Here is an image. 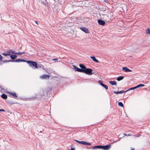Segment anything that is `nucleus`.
<instances>
[{
	"label": "nucleus",
	"instance_id": "29",
	"mask_svg": "<svg viewBox=\"0 0 150 150\" xmlns=\"http://www.w3.org/2000/svg\"><path fill=\"white\" fill-rule=\"evenodd\" d=\"M126 91H119V93H124Z\"/></svg>",
	"mask_w": 150,
	"mask_h": 150
},
{
	"label": "nucleus",
	"instance_id": "37",
	"mask_svg": "<svg viewBox=\"0 0 150 150\" xmlns=\"http://www.w3.org/2000/svg\"><path fill=\"white\" fill-rule=\"evenodd\" d=\"M58 60V59H52V60L53 61H54V60Z\"/></svg>",
	"mask_w": 150,
	"mask_h": 150
},
{
	"label": "nucleus",
	"instance_id": "21",
	"mask_svg": "<svg viewBox=\"0 0 150 150\" xmlns=\"http://www.w3.org/2000/svg\"><path fill=\"white\" fill-rule=\"evenodd\" d=\"M146 33L148 34H150V29L147 28L146 30Z\"/></svg>",
	"mask_w": 150,
	"mask_h": 150
},
{
	"label": "nucleus",
	"instance_id": "28",
	"mask_svg": "<svg viewBox=\"0 0 150 150\" xmlns=\"http://www.w3.org/2000/svg\"><path fill=\"white\" fill-rule=\"evenodd\" d=\"M14 54H17V55H21V53L20 52H17V53H16L15 52V53H14Z\"/></svg>",
	"mask_w": 150,
	"mask_h": 150
},
{
	"label": "nucleus",
	"instance_id": "22",
	"mask_svg": "<svg viewBox=\"0 0 150 150\" xmlns=\"http://www.w3.org/2000/svg\"><path fill=\"white\" fill-rule=\"evenodd\" d=\"M118 105L119 106L123 107V104L121 102H119L118 103Z\"/></svg>",
	"mask_w": 150,
	"mask_h": 150
},
{
	"label": "nucleus",
	"instance_id": "34",
	"mask_svg": "<svg viewBox=\"0 0 150 150\" xmlns=\"http://www.w3.org/2000/svg\"><path fill=\"white\" fill-rule=\"evenodd\" d=\"M0 111H5V110L3 109H0Z\"/></svg>",
	"mask_w": 150,
	"mask_h": 150
},
{
	"label": "nucleus",
	"instance_id": "4",
	"mask_svg": "<svg viewBox=\"0 0 150 150\" xmlns=\"http://www.w3.org/2000/svg\"><path fill=\"white\" fill-rule=\"evenodd\" d=\"M73 69L75 70V71H78V72H82V69H80L77 67L75 65H73Z\"/></svg>",
	"mask_w": 150,
	"mask_h": 150
},
{
	"label": "nucleus",
	"instance_id": "18",
	"mask_svg": "<svg viewBox=\"0 0 150 150\" xmlns=\"http://www.w3.org/2000/svg\"><path fill=\"white\" fill-rule=\"evenodd\" d=\"M36 66L37 67H35V68H42V69H44V66L42 65V64H37V66Z\"/></svg>",
	"mask_w": 150,
	"mask_h": 150
},
{
	"label": "nucleus",
	"instance_id": "16",
	"mask_svg": "<svg viewBox=\"0 0 150 150\" xmlns=\"http://www.w3.org/2000/svg\"><path fill=\"white\" fill-rule=\"evenodd\" d=\"M112 85L116 86V82L114 81H111L109 82Z\"/></svg>",
	"mask_w": 150,
	"mask_h": 150
},
{
	"label": "nucleus",
	"instance_id": "35",
	"mask_svg": "<svg viewBox=\"0 0 150 150\" xmlns=\"http://www.w3.org/2000/svg\"><path fill=\"white\" fill-rule=\"evenodd\" d=\"M54 1L56 2H58L59 0H54Z\"/></svg>",
	"mask_w": 150,
	"mask_h": 150
},
{
	"label": "nucleus",
	"instance_id": "14",
	"mask_svg": "<svg viewBox=\"0 0 150 150\" xmlns=\"http://www.w3.org/2000/svg\"><path fill=\"white\" fill-rule=\"evenodd\" d=\"M79 66L81 68V69H85L86 68L85 66L82 64H80L79 65Z\"/></svg>",
	"mask_w": 150,
	"mask_h": 150
},
{
	"label": "nucleus",
	"instance_id": "20",
	"mask_svg": "<svg viewBox=\"0 0 150 150\" xmlns=\"http://www.w3.org/2000/svg\"><path fill=\"white\" fill-rule=\"evenodd\" d=\"M17 56L16 55H11L10 56V57L12 59H14L16 58Z\"/></svg>",
	"mask_w": 150,
	"mask_h": 150
},
{
	"label": "nucleus",
	"instance_id": "23",
	"mask_svg": "<svg viewBox=\"0 0 150 150\" xmlns=\"http://www.w3.org/2000/svg\"><path fill=\"white\" fill-rule=\"evenodd\" d=\"M144 86V85L143 84H140L139 85H138L136 86L137 88H138L140 87H143Z\"/></svg>",
	"mask_w": 150,
	"mask_h": 150
},
{
	"label": "nucleus",
	"instance_id": "12",
	"mask_svg": "<svg viewBox=\"0 0 150 150\" xmlns=\"http://www.w3.org/2000/svg\"><path fill=\"white\" fill-rule=\"evenodd\" d=\"M90 58L95 62L97 63H98L99 62V61L96 59L94 56H91Z\"/></svg>",
	"mask_w": 150,
	"mask_h": 150
},
{
	"label": "nucleus",
	"instance_id": "11",
	"mask_svg": "<svg viewBox=\"0 0 150 150\" xmlns=\"http://www.w3.org/2000/svg\"><path fill=\"white\" fill-rule=\"evenodd\" d=\"M7 52L8 54H9V55H10L11 53L13 54H14V53H15V51L13 50H8Z\"/></svg>",
	"mask_w": 150,
	"mask_h": 150
},
{
	"label": "nucleus",
	"instance_id": "32",
	"mask_svg": "<svg viewBox=\"0 0 150 150\" xmlns=\"http://www.w3.org/2000/svg\"><path fill=\"white\" fill-rule=\"evenodd\" d=\"M91 144L90 143L86 142V145H91Z\"/></svg>",
	"mask_w": 150,
	"mask_h": 150
},
{
	"label": "nucleus",
	"instance_id": "2",
	"mask_svg": "<svg viewBox=\"0 0 150 150\" xmlns=\"http://www.w3.org/2000/svg\"><path fill=\"white\" fill-rule=\"evenodd\" d=\"M27 63H28L30 67H32L33 68H34L35 67V68L37 67V63L35 62H33L31 61H27Z\"/></svg>",
	"mask_w": 150,
	"mask_h": 150
},
{
	"label": "nucleus",
	"instance_id": "36",
	"mask_svg": "<svg viewBox=\"0 0 150 150\" xmlns=\"http://www.w3.org/2000/svg\"><path fill=\"white\" fill-rule=\"evenodd\" d=\"M131 150H134V148H133L131 147Z\"/></svg>",
	"mask_w": 150,
	"mask_h": 150
},
{
	"label": "nucleus",
	"instance_id": "41",
	"mask_svg": "<svg viewBox=\"0 0 150 150\" xmlns=\"http://www.w3.org/2000/svg\"><path fill=\"white\" fill-rule=\"evenodd\" d=\"M35 23H36V24H38V23H37V21H35Z\"/></svg>",
	"mask_w": 150,
	"mask_h": 150
},
{
	"label": "nucleus",
	"instance_id": "17",
	"mask_svg": "<svg viewBox=\"0 0 150 150\" xmlns=\"http://www.w3.org/2000/svg\"><path fill=\"white\" fill-rule=\"evenodd\" d=\"M9 93L10 95H12L14 97H17V96L16 93L14 92H9Z\"/></svg>",
	"mask_w": 150,
	"mask_h": 150
},
{
	"label": "nucleus",
	"instance_id": "39",
	"mask_svg": "<svg viewBox=\"0 0 150 150\" xmlns=\"http://www.w3.org/2000/svg\"><path fill=\"white\" fill-rule=\"evenodd\" d=\"M71 150H75V149L74 148H71Z\"/></svg>",
	"mask_w": 150,
	"mask_h": 150
},
{
	"label": "nucleus",
	"instance_id": "42",
	"mask_svg": "<svg viewBox=\"0 0 150 150\" xmlns=\"http://www.w3.org/2000/svg\"><path fill=\"white\" fill-rule=\"evenodd\" d=\"M131 135H129V134L127 135V136H131Z\"/></svg>",
	"mask_w": 150,
	"mask_h": 150
},
{
	"label": "nucleus",
	"instance_id": "1",
	"mask_svg": "<svg viewBox=\"0 0 150 150\" xmlns=\"http://www.w3.org/2000/svg\"><path fill=\"white\" fill-rule=\"evenodd\" d=\"M92 71L93 70L91 69L86 68L85 69H82V72H83L87 74L91 75L93 74L92 72Z\"/></svg>",
	"mask_w": 150,
	"mask_h": 150
},
{
	"label": "nucleus",
	"instance_id": "27",
	"mask_svg": "<svg viewBox=\"0 0 150 150\" xmlns=\"http://www.w3.org/2000/svg\"><path fill=\"white\" fill-rule=\"evenodd\" d=\"M75 140L76 142L79 143V144H81L82 141H79L78 140Z\"/></svg>",
	"mask_w": 150,
	"mask_h": 150
},
{
	"label": "nucleus",
	"instance_id": "7",
	"mask_svg": "<svg viewBox=\"0 0 150 150\" xmlns=\"http://www.w3.org/2000/svg\"><path fill=\"white\" fill-rule=\"evenodd\" d=\"M98 82L101 86L105 88L106 89H108V87L107 86L103 83V82L101 81H98Z\"/></svg>",
	"mask_w": 150,
	"mask_h": 150
},
{
	"label": "nucleus",
	"instance_id": "30",
	"mask_svg": "<svg viewBox=\"0 0 150 150\" xmlns=\"http://www.w3.org/2000/svg\"><path fill=\"white\" fill-rule=\"evenodd\" d=\"M27 61V60H24V59H21V62H27V61Z\"/></svg>",
	"mask_w": 150,
	"mask_h": 150
},
{
	"label": "nucleus",
	"instance_id": "19",
	"mask_svg": "<svg viewBox=\"0 0 150 150\" xmlns=\"http://www.w3.org/2000/svg\"><path fill=\"white\" fill-rule=\"evenodd\" d=\"M1 97L4 99H6L7 98V96L5 94H3L1 96Z\"/></svg>",
	"mask_w": 150,
	"mask_h": 150
},
{
	"label": "nucleus",
	"instance_id": "26",
	"mask_svg": "<svg viewBox=\"0 0 150 150\" xmlns=\"http://www.w3.org/2000/svg\"><path fill=\"white\" fill-rule=\"evenodd\" d=\"M86 142L85 141H82L81 144L84 145H86Z\"/></svg>",
	"mask_w": 150,
	"mask_h": 150
},
{
	"label": "nucleus",
	"instance_id": "44",
	"mask_svg": "<svg viewBox=\"0 0 150 150\" xmlns=\"http://www.w3.org/2000/svg\"><path fill=\"white\" fill-rule=\"evenodd\" d=\"M45 0V1H46V0Z\"/></svg>",
	"mask_w": 150,
	"mask_h": 150
},
{
	"label": "nucleus",
	"instance_id": "15",
	"mask_svg": "<svg viewBox=\"0 0 150 150\" xmlns=\"http://www.w3.org/2000/svg\"><path fill=\"white\" fill-rule=\"evenodd\" d=\"M123 78H124L123 76H119L117 78V80L118 81H119L120 80H122L123 79Z\"/></svg>",
	"mask_w": 150,
	"mask_h": 150
},
{
	"label": "nucleus",
	"instance_id": "38",
	"mask_svg": "<svg viewBox=\"0 0 150 150\" xmlns=\"http://www.w3.org/2000/svg\"><path fill=\"white\" fill-rule=\"evenodd\" d=\"M21 54H25V53L24 52H21Z\"/></svg>",
	"mask_w": 150,
	"mask_h": 150
},
{
	"label": "nucleus",
	"instance_id": "3",
	"mask_svg": "<svg viewBox=\"0 0 150 150\" xmlns=\"http://www.w3.org/2000/svg\"><path fill=\"white\" fill-rule=\"evenodd\" d=\"M111 147V145L110 144L108 145L105 146H102L101 149L104 150H108Z\"/></svg>",
	"mask_w": 150,
	"mask_h": 150
},
{
	"label": "nucleus",
	"instance_id": "24",
	"mask_svg": "<svg viewBox=\"0 0 150 150\" xmlns=\"http://www.w3.org/2000/svg\"><path fill=\"white\" fill-rule=\"evenodd\" d=\"M137 88V87H136V86H135V87H134L132 88H130L129 89H128V90H126V91H129V90H134V89H136V88Z\"/></svg>",
	"mask_w": 150,
	"mask_h": 150
},
{
	"label": "nucleus",
	"instance_id": "43",
	"mask_svg": "<svg viewBox=\"0 0 150 150\" xmlns=\"http://www.w3.org/2000/svg\"><path fill=\"white\" fill-rule=\"evenodd\" d=\"M103 15L104 16H106L105 15Z\"/></svg>",
	"mask_w": 150,
	"mask_h": 150
},
{
	"label": "nucleus",
	"instance_id": "10",
	"mask_svg": "<svg viewBox=\"0 0 150 150\" xmlns=\"http://www.w3.org/2000/svg\"><path fill=\"white\" fill-rule=\"evenodd\" d=\"M122 70L125 72H131L132 71L128 69L126 67H123L122 68Z\"/></svg>",
	"mask_w": 150,
	"mask_h": 150
},
{
	"label": "nucleus",
	"instance_id": "5",
	"mask_svg": "<svg viewBox=\"0 0 150 150\" xmlns=\"http://www.w3.org/2000/svg\"><path fill=\"white\" fill-rule=\"evenodd\" d=\"M80 29L81 30L86 33H89V30L86 28L84 27H81L80 28Z\"/></svg>",
	"mask_w": 150,
	"mask_h": 150
},
{
	"label": "nucleus",
	"instance_id": "31",
	"mask_svg": "<svg viewBox=\"0 0 150 150\" xmlns=\"http://www.w3.org/2000/svg\"><path fill=\"white\" fill-rule=\"evenodd\" d=\"M113 93L115 94L119 93V91H114Z\"/></svg>",
	"mask_w": 150,
	"mask_h": 150
},
{
	"label": "nucleus",
	"instance_id": "6",
	"mask_svg": "<svg viewBox=\"0 0 150 150\" xmlns=\"http://www.w3.org/2000/svg\"><path fill=\"white\" fill-rule=\"evenodd\" d=\"M98 24L102 25H104L105 24V22L104 21H102L100 19H99L98 21Z\"/></svg>",
	"mask_w": 150,
	"mask_h": 150
},
{
	"label": "nucleus",
	"instance_id": "13",
	"mask_svg": "<svg viewBox=\"0 0 150 150\" xmlns=\"http://www.w3.org/2000/svg\"><path fill=\"white\" fill-rule=\"evenodd\" d=\"M102 146H95L93 147L92 149H101Z\"/></svg>",
	"mask_w": 150,
	"mask_h": 150
},
{
	"label": "nucleus",
	"instance_id": "25",
	"mask_svg": "<svg viewBox=\"0 0 150 150\" xmlns=\"http://www.w3.org/2000/svg\"><path fill=\"white\" fill-rule=\"evenodd\" d=\"M2 54L6 56L9 55V54H8L7 52L6 53H2Z\"/></svg>",
	"mask_w": 150,
	"mask_h": 150
},
{
	"label": "nucleus",
	"instance_id": "8",
	"mask_svg": "<svg viewBox=\"0 0 150 150\" xmlns=\"http://www.w3.org/2000/svg\"><path fill=\"white\" fill-rule=\"evenodd\" d=\"M40 78L41 79H49V76L46 74H44L40 76Z\"/></svg>",
	"mask_w": 150,
	"mask_h": 150
},
{
	"label": "nucleus",
	"instance_id": "33",
	"mask_svg": "<svg viewBox=\"0 0 150 150\" xmlns=\"http://www.w3.org/2000/svg\"><path fill=\"white\" fill-rule=\"evenodd\" d=\"M2 59V56L0 54V61Z\"/></svg>",
	"mask_w": 150,
	"mask_h": 150
},
{
	"label": "nucleus",
	"instance_id": "40",
	"mask_svg": "<svg viewBox=\"0 0 150 150\" xmlns=\"http://www.w3.org/2000/svg\"><path fill=\"white\" fill-rule=\"evenodd\" d=\"M123 135L124 136H127V135L126 134H123Z\"/></svg>",
	"mask_w": 150,
	"mask_h": 150
},
{
	"label": "nucleus",
	"instance_id": "9",
	"mask_svg": "<svg viewBox=\"0 0 150 150\" xmlns=\"http://www.w3.org/2000/svg\"><path fill=\"white\" fill-rule=\"evenodd\" d=\"M21 59H16L14 61H12V60H8L7 61H4V62H21Z\"/></svg>",
	"mask_w": 150,
	"mask_h": 150
}]
</instances>
